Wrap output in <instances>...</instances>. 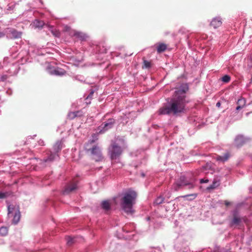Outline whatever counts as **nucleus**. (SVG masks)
Segmentation results:
<instances>
[{
	"label": "nucleus",
	"instance_id": "obj_1",
	"mask_svg": "<svg viewBox=\"0 0 252 252\" xmlns=\"http://www.w3.org/2000/svg\"><path fill=\"white\" fill-rule=\"evenodd\" d=\"M189 90L188 85L182 84L175 91L174 95L166 105L158 110L159 115L178 116L186 111V104L189 101L186 99V93Z\"/></svg>",
	"mask_w": 252,
	"mask_h": 252
},
{
	"label": "nucleus",
	"instance_id": "obj_2",
	"mask_svg": "<svg viewBox=\"0 0 252 252\" xmlns=\"http://www.w3.org/2000/svg\"><path fill=\"white\" fill-rule=\"evenodd\" d=\"M126 147L125 140L123 138L118 137L111 141L108 148V154L112 160V164L115 167L120 168L122 166L120 157Z\"/></svg>",
	"mask_w": 252,
	"mask_h": 252
},
{
	"label": "nucleus",
	"instance_id": "obj_3",
	"mask_svg": "<svg viewBox=\"0 0 252 252\" xmlns=\"http://www.w3.org/2000/svg\"><path fill=\"white\" fill-rule=\"evenodd\" d=\"M123 195L122 197L121 194H118L109 199L104 200L100 205H118L119 203L120 205H134L136 203L137 194L135 191L128 190Z\"/></svg>",
	"mask_w": 252,
	"mask_h": 252
},
{
	"label": "nucleus",
	"instance_id": "obj_4",
	"mask_svg": "<svg viewBox=\"0 0 252 252\" xmlns=\"http://www.w3.org/2000/svg\"><path fill=\"white\" fill-rule=\"evenodd\" d=\"M94 140H90L85 146V150L90 152L92 158L95 161H101L103 159L101 149L97 144H94Z\"/></svg>",
	"mask_w": 252,
	"mask_h": 252
},
{
	"label": "nucleus",
	"instance_id": "obj_5",
	"mask_svg": "<svg viewBox=\"0 0 252 252\" xmlns=\"http://www.w3.org/2000/svg\"><path fill=\"white\" fill-rule=\"evenodd\" d=\"M194 180L190 181H188L185 176H181L177 180L176 183L173 186L174 189L176 191L179 190L182 187H185L187 189H191L194 187L193 184Z\"/></svg>",
	"mask_w": 252,
	"mask_h": 252
},
{
	"label": "nucleus",
	"instance_id": "obj_6",
	"mask_svg": "<svg viewBox=\"0 0 252 252\" xmlns=\"http://www.w3.org/2000/svg\"><path fill=\"white\" fill-rule=\"evenodd\" d=\"M19 206H8V218H13L12 223L16 224L19 221L21 214Z\"/></svg>",
	"mask_w": 252,
	"mask_h": 252
},
{
	"label": "nucleus",
	"instance_id": "obj_7",
	"mask_svg": "<svg viewBox=\"0 0 252 252\" xmlns=\"http://www.w3.org/2000/svg\"><path fill=\"white\" fill-rule=\"evenodd\" d=\"M78 181L73 180L67 183L62 190V193L64 195L75 193L78 189Z\"/></svg>",
	"mask_w": 252,
	"mask_h": 252
},
{
	"label": "nucleus",
	"instance_id": "obj_8",
	"mask_svg": "<svg viewBox=\"0 0 252 252\" xmlns=\"http://www.w3.org/2000/svg\"><path fill=\"white\" fill-rule=\"evenodd\" d=\"M116 123V121L113 118H110L106 121L103 123L98 127V130H99V133H104L109 129H111L113 127L114 125Z\"/></svg>",
	"mask_w": 252,
	"mask_h": 252
},
{
	"label": "nucleus",
	"instance_id": "obj_9",
	"mask_svg": "<svg viewBox=\"0 0 252 252\" xmlns=\"http://www.w3.org/2000/svg\"><path fill=\"white\" fill-rule=\"evenodd\" d=\"M6 36L10 39L21 38L23 32L14 28H8L6 31Z\"/></svg>",
	"mask_w": 252,
	"mask_h": 252
},
{
	"label": "nucleus",
	"instance_id": "obj_10",
	"mask_svg": "<svg viewBox=\"0 0 252 252\" xmlns=\"http://www.w3.org/2000/svg\"><path fill=\"white\" fill-rule=\"evenodd\" d=\"M249 140V138L244 137L243 135H237L234 140L235 145L238 147H241Z\"/></svg>",
	"mask_w": 252,
	"mask_h": 252
},
{
	"label": "nucleus",
	"instance_id": "obj_11",
	"mask_svg": "<svg viewBox=\"0 0 252 252\" xmlns=\"http://www.w3.org/2000/svg\"><path fill=\"white\" fill-rule=\"evenodd\" d=\"M58 157V154L50 152V155L47 158H44V159H40V162L39 163V164L42 165L43 166H45V165H44V163L52 162L54 161Z\"/></svg>",
	"mask_w": 252,
	"mask_h": 252
},
{
	"label": "nucleus",
	"instance_id": "obj_12",
	"mask_svg": "<svg viewBox=\"0 0 252 252\" xmlns=\"http://www.w3.org/2000/svg\"><path fill=\"white\" fill-rule=\"evenodd\" d=\"M49 73L51 75L61 76L64 75L66 73V71L63 68L57 67L50 69Z\"/></svg>",
	"mask_w": 252,
	"mask_h": 252
},
{
	"label": "nucleus",
	"instance_id": "obj_13",
	"mask_svg": "<svg viewBox=\"0 0 252 252\" xmlns=\"http://www.w3.org/2000/svg\"><path fill=\"white\" fill-rule=\"evenodd\" d=\"M222 22L221 19L220 17L214 18L211 21L210 23V25L214 29H217V28L220 27L221 25Z\"/></svg>",
	"mask_w": 252,
	"mask_h": 252
},
{
	"label": "nucleus",
	"instance_id": "obj_14",
	"mask_svg": "<svg viewBox=\"0 0 252 252\" xmlns=\"http://www.w3.org/2000/svg\"><path fill=\"white\" fill-rule=\"evenodd\" d=\"M230 156V153L229 152H226L222 156L217 155L216 157V159L218 161L225 162L229 159Z\"/></svg>",
	"mask_w": 252,
	"mask_h": 252
},
{
	"label": "nucleus",
	"instance_id": "obj_15",
	"mask_svg": "<svg viewBox=\"0 0 252 252\" xmlns=\"http://www.w3.org/2000/svg\"><path fill=\"white\" fill-rule=\"evenodd\" d=\"M73 36L79 38L80 40L83 41L85 40L87 38V35L81 32L74 31L73 32Z\"/></svg>",
	"mask_w": 252,
	"mask_h": 252
},
{
	"label": "nucleus",
	"instance_id": "obj_16",
	"mask_svg": "<svg viewBox=\"0 0 252 252\" xmlns=\"http://www.w3.org/2000/svg\"><path fill=\"white\" fill-rule=\"evenodd\" d=\"M133 206H122V210L127 215H132L134 213Z\"/></svg>",
	"mask_w": 252,
	"mask_h": 252
},
{
	"label": "nucleus",
	"instance_id": "obj_17",
	"mask_svg": "<svg viewBox=\"0 0 252 252\" xmlns=\"http://www.w3.org/2000/svg\"><path fill=\"white\" fill-rule=\"evenodd\" d=\"M245 100L244 98H241L238 99L237 101V104L238 105L236 108V111H239L240 109H242L245 105Z\"/></svg>",
	"mask_w": 252,
	"mask_h": 252
},
{
	"label": "nucleus",
	"instance_id": "obj_18",
	"mask_svg": "<svg viewBox=\"0 0 252 252\" xmlns=\"http://www.w3.org/2000/svg\"><path fill=\"white\" fill-rule=\"evenodd\" d=\"M62 142L61 141H57L54 146V153H58L62 149Z\"/></svg>",
	"mask_w": 252,
	"mask_h": 252
},
{
	"label": "nucleus",
	"instance_id": "obj_19",
	"mask_svg": "<svg viewBox=\"0 0 252 252\" xmlns=\"http://www.w3.org/2000/svg\"><path fill=\"white\" fill-rule=\"evenodd\" d=\"M167 48V46L164 43H160L157 47V52L159 53L164 52Z\"/></svg>",
	"mask_w": 252,
	"mask_h": 252
},
{
	"label": "nucleus",
	"instance_id": "obj_20",
	"mask_svg": "<svg viewBox=\"0 0 252 252\" xmlns=\"http://www.w3.org/2000/svg\"><path fill=\"white\" fill-rule=\"evenodd\" d=\"M11 194L10 191H0V199H3L9 196Z\"/></svg>",
	"mask_w": 252,
	"mask_h": 252
},
{
	"label": "nucleus",
	"instance_id": "obj_21",
	"mask_svg": "<svg viewBox=\"0 0 252 252\" xmlns=\"http://www.w3.org/2000/svg\"><path fill=\"white\" fill-rule=\"evenodd\" d=\"M164 199L162 196H159L155 199L154 205H160L164 203Z\"/></svg>",
	"mask_w": 252,
	"mask_h": 252
},
{
	"label": "nucleus",
	"instance_id": "obj_22",
	"mask_svg": "<svg viewBox=\"0 0 252 252\" xmlns=\"http://www.w3.org/2000/svg\"><path fill=\"white\" fill-rule=\"evenodd\" d=\"M8 233V228L2 226L0 228V234L2 236H5Z\"/></svg>",
	"mask_w": 252,
	"mask_h": 252
},
{
	"label": "nucleus",
	"instance_id": "obj_23",
	"mask_svg": "<svg viewBox=\"0 0 252 252\" xmlns=\"http://www.w3.org/2000/svg\"><path fill=\"white\" fill-rule=\"evenodd\" d=\"M67 244L68 246L71 245L73 243L76 242L75 238H72L71 237H67L66 238Z\"/></svg>",
	"mask_w": 252,
	"mask_h": 252
},
{
	"label": "nucleus",
	"instance_id": "obj_24",
	"mask_svg": "<svg viewBox=\"0 0 252 252\" xmlns=\"http://www.w3.org/2000/svg\"><path fill=\"white\" fill-rule=\"evenodd\" d=\"M219 185V183L217 181H214L212 184L209 186L207 189H215Z\"/></svg>",
	"mask_w": 252,
	"mask_h": 252
},
{
	"label": "nucleus",
	"instance_id": "obj_25",
	"mask_svg": "<svg viewBox=\"0 0 252 252\" xmlns=\"http://www.w3.org/2000/svg\"><path fill=\"white\" fill-rule=\"evenodd\" d=\"M240 221H241V220L240 218H237V217H234L233 218V220H232L231 225H238L239 224Z\"/></svg>",
	"mask_w": 252,
	"mask_h": 252
},
{
	"label": "nucleus",
	"instance_id": "obj_26",
	"mask_svg": "<svg viewBox=\"0 0 252 252\" xmlns=\"http://www.w3.org/2000/svg\"><path fill=\"white\" fill-rule=\"evenodd\" d=\"M222 81L224 83H227L230 80V77L228 75H225L222 77Z\"/></svg>",
	"mask_w": 252,
	"mask_h": 252
},
{
	"label": "nucleus",
	"instance_id": "obj_27",
	"mask_svg": "<svg viewBox=\"0 0 252 252\" xmlns=\"http://www.w3.org/2000/svg\"><path fill=\"white\" fill-rule=\"evenodd\" d=\"M143 63H144V65L143 66V67L144 68H149L151 67V63L146 61V60H144V62H143Z\"/></svg>",
	"mask_w": 252,
	"mask_h": 252
},
{
	"label": "nucleus",
	"instance_id": "obj_28",
	"mask_svg": "<svg viewBox=\"0 0 252 252\" xmlns=\"http://www.w3.org/2000/svg\"><path fill=\"white\" fill-rule=\"evenodd\" d=\"M184 198H187L188 200H192L195 198L196 195L195 194H189L183 196Z\"/></svg>",
	"mask_w": 252,
	"mask_h": 252
},
{
	"label": "nucleus",
	"instance_id": "obj_29",
	"mask_svg": "<svg viewBox=\"0 0 252 252\" xmlns=\"http://www.w3.org/2000/svg\"><path fill=\"white\" fill-rule=\"evenodd\" d=\"M218 203L219 205H230V202L227 200H220Z\"/></svg>",
	"mask_w": 252,
	"mask_h": 252
},
{
	"label": "nucleus",
	"instance_id": "obj_30",
	"mask_svg": "<svg viewBox=\"0 0 252 252\" xmlns=\"http://www.w3.org/2000/svg\"><path fill=\"white\" fill-rule=\"evenodd\" d=\"M100 207L103 210L108 211L110 209L111 206H100Z\"/></svg>",
	"mask_w": 252,
	"mask_h": 252
},
{
	"label": "nucleus",
	"instance_id": "obj_31",
	"mask_svg": "<svg viewBox=\"0 0 252 252\" xmlns=\"http://www.w3.org/2000/svg\"><path fill=\"white\" fill-rule=\"evenodd\" d=\"M68 117H69L70 119H73L75 118V117H76L77 115H75V113H73L72 112H70V113H69Z\"/></svg>",
	"mask_w": 252,
	"mask_h": 252
},
{
	"label": "nucleus",
	"instance_id": "obj_32",
	"mask_svg": "<svg viewBox=\"0 0 252 252\" xmlns=\"http://www.w3.org/2000/svg\"><path fill=\"white\" fill-rule=\"evenodd\" d=\"M94 91L93 90H91V91L90 92V94H89L88 95V97H87V98H91L94 94Z\"/></svg>",
	"mask_w": 252,
	"mask_h": 252
},
{
	"label": "nucleus",
	"instance_id": "obj_33",
	"mask_svg": "<svg viewBox=\"0 0 252 252\" xmlns=\"http://www.w3.org/2000/svg\"><path fill=\"white\" fill-rule=\"evenodd\" d=\"M7 78V75H2L1 76L0 80L2 81H4Z\"/></svg>",
	"mask_w": 252,
	"mask_h": 252
},
{
	"label": "nucleus",
	"instance_id": "obj_34",
	"mask_svg": "<svg viewBox=\"0 0 252 252\" xmlns=\"http://www.w3.org/2000/svg\"><path fill=\"white\" fill-rule=\"evenodd\" d=\"M208 182H209V180L208 179H201L200 180V183L201 184L208 183Z\"/></svg>",
	"mask_w": 252,
	"mask_h": 252
},
{
	"label": "nucleus",
	"instance_id": "obj_35",
	"mask_svg": "<svg viewBox=\"0 0 252 252\" xmlns=\"http://www.w3.org/2000/svg\"><path fill=\"white\" fill-rule=\"evenodd\" d=\"M130 225H126L125 226V227L123 228V230L124 231H126L127 232H129V230H128V227L129 226H130Z\"/></svg>",
	"mask_w": 252,
	"mask_h": 252
},
{
	"label": "nucleus",
	"instance_id": "obj_36",
	"mask_svg": "<svg viewBox=\"0 0 252 252\" xmlns=\"http://www.w3.org/2000/svg\"><path fill=\"white\" fill-rule=\"evenodd\" d=\"M38 143V144L41 145V146H43L44 145V141L42 140H39Z\"/></svg>",
	"mask_w": 252,
	"mask_h": 252
},
{
	"label": "nucleus",
	"instance_id": "obj_37",
	"mask_svg": "<svg viewBox=\"0 0 252 252\" xmlns=\"http://www.w3.org/2000/svg\"><path fill=\"white\" fill-rule=\"evenodd\" d=\"M5 35V33L3 32H0V38L4 37Z\"/></svg>",
	"mask_w": 252,
	"mask_h": 252
},
{
	"label": "nucleus",
	"instance_id": "obj_38",
	"mask_svg": "<svg viewBox=\"0 0 252 252\" xmlns=\"http://www.w3.org/2000/svg\"><path fill=\"white\" fill-rule=\"evenodd\" d=\"M249 204H250L249 202H246V203L241 202L240 203L238 204L237 205H249Z\"/></svg>",
	"mask_w": 252,
	"mask_h": 252
},
{
	"label": "nucleus",
	"instance_id": "obj_39",
	"mask_svg": "<svg viewBox=\"0 0 252 252\" xmlns=\"http://www.w3.org/2000/svg\"><path fill=\"white\" fill-rule=\"evenodd\" d=\"M80 77L79 76H77L75 77V79L76 80H79V81H82L83 80H81L79 78Z\"/></svg>",
	"mask_w": 252,
	"mask_h": 252
},
{
	"label": "nucleus",
	"instance_id": "obj_40",
	"mask_svg": "<svg viewBox=\"0 0 252 252\" xmlns=\"http://www.w3.org/2000/svg\"><path fill=\"white\" fill-rule=\"evenodd\" d=\"M220 102H218L216 104V106L217 107H220Z\"/></svg>",
	"mask_w": 252,
	"mask_h": 252
},
{
	"label": "nucleus",
	"instance_id": "obj_41",
	"mask_svg": "<svg viewBox=\"0 0 252 252\" xmlns=\"http://www.w3.org/2000/svg\"><path fill=\"white\" fill-rule=\"evenodd\" d=\"M73 112L75 113V115H77V117L78 116V114L79 113L78 111H75V112Z\"/></svg>",
	"mask_w": 252,
	"mask_h": 252
},
{
	"label": "nucleus",
	"instance_id": "obj_42",
	"mask_svg": "<svg viewBox=\"0 0 252 252\" xmlns=\"http://www.w3.org/2000/svg\"><path fill=\"white\" fill-rule=\"evenodd\" d=\"M160 207H161V209H165V210L166 209L164 207H165V206L161 205V206H160Z\"/></svg>",
	"mask_w": 252,
	"mask_h": 252
},
{
	"label": "nucleus",
	"instance_id": "obj_43",
	"mask_svg": "<svg viewBox=\"0 0 252 252\" xmlns=\"http://www.w3.org/2000/svg\"><path fill=\"white\" fill-rule=\"evenodd\" d=\"M141 175L142 177H144L145 176V174L144 173H142Z\"/></svg>",
	"mask_w": 252,
	"mask_h": 252
},
{
	"label": "nucleus",
	"instance_id": "obj_44",
	"mask_svg": "<svg viewBox=\"0 0 252 252\" xmlns=\"http://www.w3.org/2000/svg\"><path fill=\"white\" fill-rule=\"evenodd\" d=\"M250 191L252 193V187L250 188Z\"/></svg>",
	"mask_w": 252,
	"mask_h": 252
},
{
	"label": "nucleus",
	"instance_id": "obj_45",
	"mask_svg": "<svg viewBox=\"0 0 252 252\" xmlns=\"http://www.w3.org/2000/svg\"><path fill=\"white\" fill-rule=\"evenodd\" d=\"M11 94V90H10V92H9V95Z\"/></svg>",
	"mask_w": 252,
	"mask_h": 252
},
{
	"label": "nucleus",
	"instance_id": "obj_46",
	"mask_svg": "<svg viewBox=\"0 0 252 252\" xmlns=\"http://www.w3.org/2000/svg\"><path fill=\"white\" fill-rule=\"evenodd\" d=\"M10 90H7L6 92V93L9 94V91H10Z\"/></svg>",
	"mask_w": 252,
	"mask_h": 252
},
{
	"label": "nucleus",
	"instance_id": "obj_47",
	"mask_svg": "<svg viewBox=\"0 0 252 252\" xmlns=\"http://www.w3.org/2000/svg\"><path fill=\"white\" fill-rule=\"evenodd\" d=\"M37 26L40 27V26H42V25H37Z\"/></svg>",
	"mask_w": 252,
	"mask_h": 252
},
{
	"label": "nucleus",
	"instance_id": "obj_48",
	"mask_svg": "<svg viewBox=\"0 0 252 252\" xmlns=\"http://www.w3.org/2000/svg\"><path fill=\"white\" fill-rule=\"evenodd\" d=\"M251 61H252V56H251Z\"/></svg>",
	"mask_w": 252,
	"mask_h": 252
},
{
	"label": "nucleus",
	"instance_id": "obj_49",
	"mask_svg": "<svg viewBox=\"0 0 252 252\" xmlns=\"http://www.w3.org/2000/svg\"><path fill=\"white\" fill-rule=\"evenodd\" d=\"M132 226L133 227H134V226L133 224H132Z\"/></svg>",
	"mask_w": 252,
	"mask_h": 252
}]
</instances>
